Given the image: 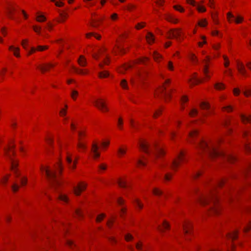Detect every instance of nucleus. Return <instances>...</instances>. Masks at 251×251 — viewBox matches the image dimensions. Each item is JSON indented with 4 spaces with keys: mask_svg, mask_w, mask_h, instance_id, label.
Listing matches in <instances>:
<instances>
[{
    "mask_svg": "<svg viewBox=\"0 0 251 251\" xmlns=\"http://www.w3.org/2000/svg\"><path fill=\"white\" fill-rule=\"evenodd\" d=\"M224 183V180L219 181L216 185L213 186V189L211 190L208 195L202 196L200 198V202L203 205L209 204L208 210L213 213L217 214L219 213L218 207V198L216 195V189L218 186H221Z\"/></svg>",
    "mask_w": 251,
    "mask_h": 251,
    "instance_id": "obj_2",
    "label": "nucleus"
},
{
    "mask_svg": "<svg viewBox=\"0 0 251 251\" xmlns=\"http://www.w3.org/2000/svg\"><path fill=\"white\" fill-rule=\"evenodd\" d=\"M94 35L96 38L97 39H100V36L97 35V34H94L93 33H90L86 34V37L87 38H89L91 36Z\"/></svg>",
    "mask_w": 251,
    "mask_h": 251,
    "instance_id": "obj_49",
    "label": "nucleus"
},
{
    "mask_svg": "<svg viewBox=\"0 0 251 251\" xmlns=\"http://www.w3.org/2000/svg\"><path fill=\"white\" fill-rule=\"evenodd\" d=\"M49 48V47L48 46H38L36 50L38 51H43L46 49H48Z\"/></svg>",
    "mask_w": 251,
    "mask_h": 251,
    "instance_id": "obj_38",
    "label": "nucleus"
},
{
    "mask_svg": "<svg viewBox=\"0 0 251 251\" xmlns=\"http://www.w3.org/2000/svg\"><path fill=\"white\" fill-rule=\"evenodd\" d=\"M174 8L176 10L179 11L181 12H183L184 10V9L182 7H181V6H180L176 5V6H174Z\"/></svg>",
    "mask_w": 251,
    "mask_h": 251,
    "instance_id": "obj_63",
    "label": "nucleus"
},
{
    "mask_svg": "<svg viewBox=\"0 0 251 251\" xmlns=\"http://www.w3.org/2000/svg\"><path fill=\"white\" fill-rule=\"evenodd\" d=\"M140 149L147 154H150L151 152H153L154 157H159L164 154L162 148L158 146L154 145V149H152L150 145L146 141H140L139 143Z\"/></svg>",
    "mask_w": 251,
    "mask_h": 251,
    "instance_id": "obj_4",
    "label": "nucleus"
},
{
    "mask_svg": "<svg viewBox=\"0 0 251 251\" xmlns=\"http://www.w3.org/2000/svg\"><path fill=\"white\" fill-rule=\"evenodd\" d=\"M9 49L10 50H12L14 51V54L15 56H16V57H19L20 56V54L18 52V51H19V50H20L19 48H15L13 46H11L9 47Z\"/></svg>",
    "mask_w": 251,
    "mask_h": 251,
    "instance_id": "obj_23",
    "label": "nucleus"
},
{
    "mask_svg": "<svg viewBox=\"0 0 251 251\" xmlns=\"http://www.w3.org/2000/svg\"><path fill=\"white\" fill-rule=\"evenodd\" d=\"M153 57L156 61H158L159 59L161 58V55L156 51L153 52Z\"/></svg>",
    "mask_w": 251,
    "mask_h": 251,
    "instance_id": "obj_43",
    "label": "nucleus"
},
{
    "mask_svg": "<svg viewBox=\"0 0 251 251\" xmlns=\"http://www.w3.org/2000/svg\"><path fill=\"white\" fill-rule=\"evenodd\" d=\"M46 20V17L42 15H39L36 18V20L39 22H43L45 21Z\"/></svg>",
    "mask_w": 251,
    "mask_h": 251,
    "instance_id": "obj_36",
    "label": "nucleus"
},
{
    "mask_svg": "<svg viewBox=\"0 0 251 251\" xmlns=\"http://www.w3.org/2000/svg\"><path fill=\"white\" fill-rule=\"evenodd\" d=\"M198 113V111L196 109H193L189 113V115L191 116H193L194 115H197Z\"/></svg>",
    "mask_w": 251,
    "mask_h": 251,
    "instance_id": "obj_54",
    "label": "nucleus"
},
{
    "mask_svg": "<svg viewBox=\"0 0 251 251\" xmlns=\"http://www.w3.org/2000/svg\"><path fill=\"white\" fill-rule=\"evenodd\" d=\"M21 183L22 185H25L26 184L27 178L26 177H22L21 178Z\"/></svg>",
    "mask_w": 251,
    "mask_h": 251,
    "instance_id": "obj_56",
    "label": "nucleus"
},
{
    "mask_svg": "<svg viewBox=\"0 0 251 251\" xmlns=\"http://www.w3.org/2000/svg\"><path fill=\"white\" fill-rule=\"evenodd\" d=\"M183 228L184 233L188 234L190 233V230L191 228V225L189 223H185L183 225Z\"/></svg>",
    "mask_w": 251,
    "mask_h": 251,
    "instance_id": "obj_17",
    "label": "nucleus"
},
{
    "mask_svg": "<svg viewBox=\"0 0 251 251\" xmlns=\"http://www.w3.org/2000/svg\"><path fill=\"white\" fill-rule=\"evenodd\" d=\"M126 148L120 147L118 149V155L119 157H121L122 155L126 154Z\"/></svg>",
    "mask_w": 251,
    "mask_h": 251,
    "instance_id": "obj_22",
    "label": "nucleus"
},
{
    "mask_svg": "<svg viewBox=\"0 0 251 251\" xmlns=\"http://www.w3.org/2000/svg\"><path fill=\"white\" fill-rule=\"evenodd\" d=\"M224 58L225 60L224 65L226 67H227L229 65V62L228 61L227 57L226 56H224Z\"/></svg>",
    "mask_w": 251,
    "mask_h": 251,
    "instance_id": "obj_61",
    "label": "nucleus"
},
{
    "mask_svg": "<svg viewBox=\"0 0 251 251\" xmlns=\"http://www.w3.org/2000/svg\"><path fill=\"white\" fill-rule=\"evenodd\" d=\"M207 24V22L205 19H202L198 23V25L201 27H205Z\"/></svg>",
    "mask_w": 251,
    "mask_h": 251,
    "instance_id": "obj_37",
    "label": "nucleus"
},
{
    "mask_svg": "<svg viewBox=\"0 0 251 251\" xmlns=\"http://www.w3.org/2000/svg\"><path fill=\"white\" fill-rule=\"evenodd\" d=\"M201 80L196 77V75H195L193 77L192 79L191 80V84L195 85L198 83L201 82Z\"/></svg>",
    "mask_w": 251,
    "mask_h": 251,
    "instance_id": "obj_27",
    "label": "nucleus"
},
{
    "mask_svg": "<svg viewBox=\"0 0 251 251\" xmlns=\"http://www.w3.org/2000/svg\"><path fill=\"white\" fill-rule=\"evenodd\" d=\"M227 19L229 21H230V18L234 19V21H235V23L237 24H239V23H241L243 20V17H242L240 16H238L236 18H235L234 17V16L233 14H232L230 12H228L227 14Z\"/></svg>",
    "mask_w": 251,
    "mask_h": 251,
    "instance_id": "obj_11",
    "label": "nucleus"
},
{
    "mask_svg": "<svg viewBox=\"0 0 251 251\" xmlns=\"http://www.w3.org/2000/svg\"><path fill=\"white\" fill-rule=\"evenodd\" d=\"M190 59L192 61H193L194 62H197V60L196 57L193 54H192L190 55Z\"/></svg>",
    "mask_w": 251,
    "mask_h": 251,
    "instance_id": "obj_59",
    "label": "nucleus"
},
{
    "mask_svg": "<svg viewBox=\"0 0 251 251\" xmlns=\"http://www.w3.org/2000/svg\"><path fill=\"white\" fill-rule=\"evenodd\" d=\"M131 67V66L130 65H125L120 70V72L121 73H124L126 70L130 68Z\"/></svg>",
    "mask_w": 251,
    "mask_h": 251,
    "instance_id": "obj_46",
    "label": "nucleus"
},
{
    "mask_svg": "<svg viewBox=\"0 0 251 251\" xmlns=\"http://www.w3.org/2000/svg\"><path fill=\"white\" fill-rule=\"evenodd\" d=\"M198 134V131L197 130H193V131L190 132L189 133V137L191 139H193Z\"/></svg>",
    "mask_w": 251,
    "mask_h": 251,
    "instance_id": "obj_40",
    "label": "nucleus"
},
{
    "mask_svg": "<svg viewBox=\"0 0 251 251\" xmlns=\"http://www.w3.org/2000/svg\"><path fill=\"white\" fill-rule=\"evenodd\" d=\"M166 19L167 21L172 22L173 23H176L178 21V20L176 19H175L170 15H167Z\"/></svg>",
    "mask_w": 251,
    "mask_h": 251,
    "instance_id": "obj_26",
    "label": "nucleus"
},
{
    "mask_svg": "<svg viewBox=\"0 0 251 251\" xmlns=\"http://www.w3.org/2000/svg\"><path fill=\"white\" fill-rule=\"evenodd\" d=\"M168 69L171 71H173L174 70V66L173 62L171 61H169L167 66Z\"/></svg>",
    "mask_w": 251,
    "mask_h": 251,
    "instance_id": "obj_51",
    "label": "nucleus"
},
{
    "mask_svg": "<svg viewBox=\"0 0 251 251\" xmlns=\"http://www.w3.org/2000/svg\"><path fill=\"white\" fill-rule=\"evenodd\" d=\"M33 30L38 34H40L41 27L40 26H33Z\"/></svg>",
    "mask_w": 251,
    "mask_h": 251,
    "instance_id": "obj_48",
    "label": "nucleus"
},
{
    "mask_svg": "<svg viewBox=\"0 0 251 251\" xmlns=\"http://www.w3.org/2000/svg\"><path fill=\"white\" fill-rule=\"evenodd\" d=\"M240 116L241 120L244 123H249L251 124V115L247 117L244 115H241Z\"/></svg>",
    "mask_w": 251,
    "mask_h": 251,
    "instance_id": "obj_20",
    "label": "nucleus"
},
{
    "mask_svg": "<svg viewBox=\"0 0 251 251\" xmlns=\"http://www.w3.org/2000/svg\"><path fill=\"white\" fill-rule=\"evenodd\" d=\"M146 39L149 44L153 43L154 40L153 35L151 32H148L146 36Z\"/></svg>",
    "mask_w": 251,
    "mask_h": 251,
    "instance_id": "obj_21",
    "label": "nucleus"
},
{
    "mask_svg": "<svg viewBox=\"0 0 251 251\" xmlns=\"http://www.w3.org/2000/svg\"><path fill=\"white\" fill-rule=\"evenodd\" d=\"M153 193L156 196H160L163 194L162 191L160 190L158 188H155L152 190Z\"/></svg>",
    "mask_w": 251,
    "mask_h": 251,
    "instance_id": "obj_34",
    "label": "nucleus"
},
{
    "mask_svg": "<svg viewBox=\"0 0 251 251\" xmlns=\"http://www.w3.org/2000/svg\"><path fill=\"white\" fill-rule=\"evenodd\" d=\"M121 86L124 89H127L126 81L125 79H123L121 82Z\"/></svg>",
    "mask_w": 251,
    "mask_h": 251,
    "instance_id": "obj_44",
    "label": "nucleus"
},
{
    "mask_svg": "<svg viewBox=\"0 0 251 251\" xmlns=\"http://www.w3.org/2000/svg\"><path fill=\"white\" fill-rule=\"evenodd\" d=\"M244 93L246 97L250 96L251 95V90H246L244 92Z\"/></svg>",
    "mask_w": 251,
    "mask_h": 251,
    "instance_id": "obj_64",
    "label": "nucleus"
},
{
    "mask_svg": "<svg viewBox=\"0 0 251 251\" xmlns=\"http://www.w3.org/2000/svg\"><path fill=\"white\" fill-rule=\"evenodd\" d=\"M187 1L188 3L193 6H197V10L200 12H205L206 11L205 8L203 6L197 5L194 0H187Z\"/></svg>",
    "mask_w": 251,
    "mask_h": 251,
    "instance_id": "obj_13",
    "label": "nucleus"
},
{
    "mask_svg": "<svg viewBox=\"0 0 251 251\" xmlns=\"http://www.w3.org/2000/svg\"><path fill=\"white\" fill-rule=\"evenodd\" d=\"M171 82V80L169 79L165 80V83L161 87L159 88L156 93V95H161L162 97L164 98L166 101L171 97V92L172 91V89L168 91L166 89V85L169 84Z\"/></svg>",
    "mask_w": 251,
    "mask_h": 251,
    "instance_id": "obj_5",
    "label": "nucleus"
},
{
    "mask_svg": "<svg viewBox=\"0 0 251 251\" xmlns=\"http://www.w3.org/2000/svg\"><path fill=\"white\" fill-rule=\"evenodd\" d=\"M237 67L238 71L241 74L243 75H246V70L243 63L238 62Z\"/></svg>",
    "mask_w": 251,
    "mask_h": 251,
    "instance_id": "obj_14",
    "label": "nucleus"
},
{
    "mask_svg": "<svg viewBox=\"0 0 251 251\" xmlns=\"http://www.w3.org/2000/svg\"><path fill=\"white\" fill-rule=\"evenodd\" d=\"M109 73L107 71L100 72L99 74V76L100 78L106 77L109 76Z\"/></svg>",
    "mask_w": 251,
    "mask_h": 251,
    "instance_id": "obj_32",
    "label": "nucleus"
},
{
    "mask_svg": "<svg viewBox=\"0 0 251 251\" xmlns=\"http://www.w3.org/2000/svg\"><path fill=\"white\" fill-rule=\"evenodd\" d=\"M197 148L199 149V153L201 154L202 152L206 153L211 158H215L218 156H223L228 161L233 162L236 160L235 156L227 154L225 155L222 152L217 150V147L213 143L209 145L204 141L201 140L198 145Z\"/></svg>",
    "mask_w": 251,
    "mask_h": 251,
    "instance_id": "obj_1",
    "label": "nucleus"
},
{
    "mask_svg": "<svg viewBox=\"0 0 251 251\" xmlns=\"http://www.w3.org/2000/svg\"><path fill=\"white\" fill-rule=\"evenodd\" d=\"M200 106H201V108L203 109H207L209 108V105L208 103H207V102H202L201 103Z\"/></svg>",
    "mask_w": 251,
    "mask_h": 251,
    "instance_id": "obj_39",
    "label": "nucleus"
},
{
    "mask_svg": "<svg viewBox=\"0 0 251 251\" xmlns=\"http://www.w3.org/2000/svg\"><path fill=\"white\" fill-rule=\"evenodd\" d=\"M251 227V222H249L244 227L243 230L244 232H247Z\"/></svg>",
    "mask_w": 251,
    "mask_h": 251,
    "instance_id": "obj_42",
    "label": "nucleus"
},
{
    "mask_svg": "<svg viewBox=\"0 0 251 251\" xmlns=\"http://www.w3.org/2000/svg\"><path fill=\"white\" fill-rule=\"evenodd\" d=\"M7 14L9 18L14 19V11H16V7H11V8H7Z\"/></svg>",
    "mask_w": 251,
    "mask_h": 251,
    "instance_id": "obj_16",
    "label": "nucleus"
},
{
    "mask_svg": "<svg viewBox=\"0 0 251 251\" xmlns=\"http://www.w3.org/2000/svg\"><path fill=\"white\" fill-rule=\"evenodd\" d=\"M28 42V40L27 39H24L22 42V45L25 49L27 50L26 46Z\"/></svg>",
    "mask_w": 251,
    "mask_h": 251,
    "instance_id": "obj_55",
    "label": "nucleus"
},
{
    "mask_svg": "<svg viewBox=\"0 0 251 251\" xmlns=\"http://www.w3.org/2000/svg\"><path fill=\"white\" fill-rule=\"evenodd\" d=\"M123 124L122 118H119L118 122V126L120 129L122 128V125Z\"/></svg>",
    "mask_w": 251,
    "mask_h": 251,
    "instance_id": "obj_58",
    "label": "nucleus"
},
{
    "mask_svg": "<svg viewBox=\"0 0 251 251\" xmlns=\"http://www.w3.org/2000/svg\"><path fill=\"white\" fill-rule=\"evenodd\" d=\"M105 217V215L104 214H101L99 215L96 219V221L98 222H100L102 219Z\"/></svg>",
    "mask_w": 251,
    "mask_h": 251,
    "instance_id": "obj_52",
    "label": "nucleus"
},
{
    "mask_svg": "<svg viewBox=\"0 0 251 251\" xmlns=\"http://www.w3.org/2000/svg\"><path fill=\"white\" fill-rule=\"evenodd\" d=\"M79 65L81 67H84L87 64V61L84 56L80 55L77 60Z\"/></svg>",
    "mask_w": 251,
    "mask_h": 251,
    "instance_id": "obj_18",
    "label": "nucleus"
},
{
    "mask_svg": "<svg viewBox=\"0 0 251 251\" xmlns=\"http://www.w3.org/2000/svg\"><path fill=\"white\" fill-rule=\"evenodd\" d=\"M41 170L42 171L45 172L47 177L52 187H56L60 184L61 182L57 176V171H58L59 173L61 172V167L60 164L58 165L55 171H51L48 167L46 168L43 166L41 167Z\"/></svg>",
    "mask_w": 251,
    "mask_h": 251,
    "instance_id": "obj_3",
    "label": "nucleus"
},
{
    "mask_svg": "<svg viewBox=\"0 0 251 251\" xmlns=\"http://www.w3.org/2000/svg\"><path fill=\"white\" fill-rule=\"evenodd\" d=\"M94 103L95 106L101 111H107L108 110V108L105 105V103L102 101V100H95L94 101Z\"/></svg>",
    "mask_w": 251,
    "mask_h": 251,
    "instance_id": "obj_8",
    "label": "nucleus"
},
{
    "mask_svg": "<svg viewBox=\"0 0 251 251\" xmlns=\"http://www.w3.org/2000/svg\"><path fill=\"white\" fill-rule=\"evenodd\" d=\"M75 214L78 217H81L82 216V213L80 209H76L75 210Z\"/></svg>",
    "mask_w": 251,
    "mask_h": 251,
    "instance_id": "obj_47",
    "label": "nucleus"
},
{
    "mask_svg": "<svg viewBox=\"0 0 251 251\" xmlns=\"http://www.w3.org/2000/svg\"><path fill=\"white\" fill-rule=\"evenodd\" d=\"M66 244L70 247L72 248L74 246H75L74 243L69 240H66Z\"/></svg>",
    "mask_w": 251,
    "mask_h": 251,
    "instance_id": "obj_60",
    "label": "nucleus"
},
{
    "mask_svg": "<svg viewBox=\"0 0 251 251\" xmlns=\"http://www.w3.org/2000/svg\"><path fill=\"white\" fill-rule=\"evenodd\" d=\"M78 133L79 142L77 144V147L80 149H85L86 148V145L80 141L82 136L85 135V133L82 131H79Z\"/></svg>",
    "mask_w": 251,
    "mask_h": 251,
    "instance_id": "obj_12",
    "label": "nucleus"
},
{
    "mask_svg": "<svg viewBox=\"0 0 251 251\" xmlns=\"http://www.w3.org/2000/svg\"><path fill=\"white\" fill-rule=\"evenodd\" d=\"M184 161V154L182 152H181L178 155L177 158L173 160L171 165H170V168L173 169L174 170H176L177 167L180 164L181 162Z\"/></svg>",
    "mask_w": 251,
    "mask_h": 251,
    "instance_id": "obj_7",
    "label": "nucleus"
},
{
    "mask_svg": "<svg viewBox=\"0 0 251 251\" xmlns=\"http://www.w3.org/2000/svg\"><path fill=\"white\" fill-rule=\"evenodd\" d=\"M181 31L179 29H172L168 32L169 38H175L177 39L180 36Z\"/></svg>",
    "mask_w": 251,
    "mask_h": 251,
    "instance_id": "obj_9",
    "label": "nucleus"
},
{
    "mask_svg": "<svg viewBox=\"0 0 251 251\" xmlns=\"http://www.w3.org/2000/svg\"><path fill=\"white\" fill-rule=\"evenodd\" d=\"M223 109L224 110H226V111H227V112H229V111H231L232 110V108L231 107V106L228 105V106H224L223 107Z\"/></svg>",
    "mask_w": 251,
    "mask_h": 251,
    "instance_id": "obj_57",
    "label": "nucleus"
},
{
    "mask_svg": "<svg viewBox=\"0 0 251 251\" xmlns=\"http://www.w3.org/2000/svg\"><path fill=\"white\" fill-rule=\"evenodd\" d=\"M66 159L68 164L69 165L70 168L72 169L75 168L76 159L75 161V162L73 163H72V158L71 156L69 155L67 156Z\"/></svg>",
    "mask_w": 251,
    "mask_h": 251,
    "instance_id": "obj_19",
    "label": "nucleus"
},
{
    "mask_svg": "<svg viewBox=\"0 0 251 251\" xmlns=\"http://www.w3.org/2000/svg\"><path fill=\"white\" fill-rule=\"evenodd\" d=\"M238 235V231H235L232 233H229L228 234V237L231 240H234L237 238Z\"/></svg>",
    "mask_w": 251,
    "mask_h": 251,
    "instance_id": "obj_24",
    "label": "nucleus"
},
{
    "mask_svg": "<svg viewBox=\"0 0 251 251\" xmlns=\"http://www.w3.org/2000/svg\"><path fill=\"white\" fill-rule=\"evenodd\" d=\"M125 237L126 241H129L133 238V236L130 234H126Z\"/></svg>",
    "mask_w": 251,
    "mask_h": 251,
    "instance_id": "obj_50",
    "label": "nucleus"
},
{
    "mask_svg": "<svg viewBox=\"0 0 251 251\" xmlns=\"http://www.w3.org/2000/svg\"><path fill=\"white\" fill-rule=\"evenodd\" d=\"M98 145L96 143H93L92 145V151L93 153L94 157L95 158L100 156V153L98 152Z\"/></svg>",
    "mask_w": 251,
    "mask_h": 251,
    "instance_id": "obj_15",
    "label": "nucleus"
},
{
    "mask_svg": "<svg viewBox=\"0 0 251 251\" xmlns=\"http://www.w3.org/2000/svg\"><path fill=\"white\" fill-rule=\"evenodd\" d=\"M172 175L170 174H166L164 176V179L166 180H170L172 177Z\"/></svg>",
    "mask_w": 251,
    "mask_h": 251,
    "instance_id": "obj_62",
    "label": "nucleus"
},
{
    "mask_svg": "<svg viewBox=\"0 0 251 251\" xmlns=\"http://www.w3.org/2000/svg\"><path fill=\"white\" fill-rule=\"evenodd\" d=\"M118 184L119 186L123 188H126V182L125 180H123L122 179H119L118 180Z\"/></svg>",
    "mask_w": 251,
    "mask_h": 251,
    "instance_id": "obj_35",
    "label": "nucleus"
},
{
    "mask_svg": "<svg viewBox=\"0 0 251 251\" xmlns=\"http://www.w3.org/2000/svg\"><path fill=\"white\" fill-rule=\"evenodd\" d=\"M203 72L206 77H207L208 78H210V75H208V67L206 65L204 67V68L203 69Z\"/></svg>",
    "mask_w": 251,
    "mask_h": 251,
    "instance_id": "obj_41",
    "label": "nucleus"
},
{
    "mask_svg": "<svg viewBox=\"0 0 251 251\" xmlns=\"http://www.w3.org/2000/svg\"><path fill=\"white\" fill-rule=\"evenodd\" d=\"M38 68L41 71L42 73H44L45 72L48 71L50 68L48 64H46L44 66H38Z\"/></svg>",
    "mask_w": 251,
    "mask_h": 251,
    "instance_id": "obj_31",
    "label": "nucleus"
},
{
    "mask_svg": "<svg viewBox=\"0 0 251 251\" xmlns=\"http://www.w3.org/2000/svg\"><path fill=\"white\" fill-rule=\"evenodd\" d=\"M169 227H170V226H169V224L166 221H164V222L163 223L162 228L160 226H158V229L160 231H162L163 229H169Z\"/></svg>",
    "mask_w": 251,
    "mask_h": 251,
    "instance_id": "obj_25",
    "label": "nucleus"
},
{
    "mask_svg": "<svg viewBox=\"0 0 251 251\" xmlns=\"http://www.w3.org/2000/svg\"><path fill=\"white\" fill-rule=\"evenodd\" d=\"M214 87L217 90H222V89H224L225 88L224 84L222 83H216L214 85Z\"/></svg>",
    "mask_w": 251,
    "mask_h": 251,
    "instance_id": "obj_30",
    "label": "nucleus"
},
{
    "mask_svg": "<svg viewBox=\"0 0 251 251\" xmlns=\"http://www.w3.org/2000/svg\"><path fill=\"white\" fill-rule=\"evenodd\" d=\"M10 148L8 147V149L4 148V150L5 151L6 155L7 156L8 159H9L11 163V169L15 173L16 177H19L20 176L19 173L18 172V170L17 169V167L18 166V161L13 159L11 156V155L8 152V151L10 150Z\"/></svg>",
    "mask_w": 251,
    "mask_h": 251,
    "instance_id": "obj_6",
    "label": "nucleus"
},
{
    "mask_svg": "<svg viewBox=\"0 0 251 251\" xmlns=\"http://www.w3.org/2000/svg\"><path fill=\"white\" fill-rule=\"evenodd\" d=\"M135 203L137 206H138L139 208L141 209L143 207L142 204L139 201L138 199H136L135 200Z\"/></svg>",
    "mask_w": 251,
    "mask_h": 251,
    "instance_id": "obj_53",
    "label": "nucleus"
},
{
    "mask_svg": "<svg viewBox=\"0 0 251 251\" xmlns=\"http://www.w3.org/2000/svg\"><path fill=\"white\" fill-rule=\"evenodd\" d=\"M86 188V185L83 183H79L78 185L74 187V193L77 195L78 196L80 194V193L84 191Z\"/></svg>",
    "mask_w": 251,
    "mask_h": 251,
    "instance_id": "obj_10",
    "label": "nucleus"
},
{
    "mask_svg": "<svg viewBox=\"0 0 251 251\" xmlns=\"http://www.w3.org/2000/svg\"><path fill=\"white\" fill-rule=\"evenodd\" d=\"M58 198L60 201H63L65 202H67L68 201V197L66 195H64V194H59V195L58 196Z\"/></svg>",
    "mask_w": 251,
    "mask_h": 251,
    "instance_id": "obj_28",
    "label": "nucleus"
},
{
    "mask_svg": "<svg viewBox=\"0 0 251 251\" xmlns=\"http://www.w3.org/2000/svg\"><path fill=\"white\" fill-rule=\"evenodd\" d=\"M11 187H12L13 191L14 192H17L19 188V185L17 183H14L12 185Z\"/></svg>",
    "mask_w": 251,
    "mask_h": 251,
    "instance_id": "obj_45",
    "label": "nucleus"
},
{
    "mask_svg": "<svg viewBox=\"0 0 251 251\" xmlns=\"http://www.w3.org/2000/svg\"><path fill=\"white\" fill-rule=\"evenodd\" d=\"M73 69H74V71L79 74H87L88 71L86 70L85 72L82 69H79L76 67H73Z\"/></svg>",
    "mask_w": 251,
    "mask_h": 251,
    "instance_id": "obj_29",
    "label": "nucleus"
},
{
    "mask_svg": "<svg viewBox=\"0 0 251 251\" xmlns=\"http://www.w3.org/2000/svg\"><path fill=\"white\" fill-rule=\"evenodd\" d=\"M78 92L75 90H73L71 93V96L74 100H76V98L78 96Z\"/></svg>",
    "mask_w": 251,
    "mask_h": 251,
    "instance_id": "obj_33",
    "label": "nucleus"
}]
</instances>
